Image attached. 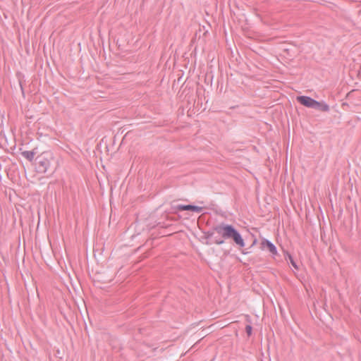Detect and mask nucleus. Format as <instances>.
<instances>
[{"instance_id":"obj_1","label":"nucleus","mask_w":361,"mask_h":361,"mask_svg":"<svg viewBox=\"0 0 361 361\" xmlns=\"http://www.w3.org/2000/svg\"><path fill=\"white\" fill-rule=\"evenodd\" d=\"M218 232L225 238H231L235 243L243 247L245 246V242L241 235L232 226L222 225L219 228Z\"/></svg>"},{"instance_id":"obj_2","label":"nucleus","mask_w":361,"mask_h":361,"mask_svg":"<svg viewBox=\"0 0 361 361\" xmlns=\"http://www.w3.org/2000/svg\"><path fill=\"white\" fill-rule=\"evenodd\" d=\"M297 100L301 104L307 107L320 109L323 111H327L329 109V107L326 104L323 102H319L309 97L300 96L297 97Z\"/></svg>"},{"instance_id":"obj_3","label":"nucleus","mask_w":361,"mask_h":361,"mask_svg":"<svg viewBox=\"0 0 361 361\" xmlns=\"http://www.w3.org/2000/svg\"><path fill=\"white\" fill-rule=\"evenodd\" d=\"M38 167L42 172H47L54 159V156L50 153L44 152L38 157Z\"/></svg>"},{"instance_id":"obj_4","label":"nucleus","mask_w":361,"mask_h":361,"mask_svg":"<svg viewBox=\"0 0 361 361\" xmlns=\"http://www.w3.org/2000/svg\"><path fill=\"white\" fill-rule=\"evenodd\" d=\"M261 248L262 250L267 248L270 252H271L273 255H277V250L274 245H273L271 242H269L267 240H263L261 242Z\"/></svg>"},{"instance_id":"obj_5","label":"nucleus","mask_w":361,"mask_h":361,"mask_svg":"<svg viewBox=\"0 0 361 361\" xmlns=\"http://www.w3.org/2000/svg\"><path fill=\"white\" fill-rule=\"evenodd\" d=\"M178 210H191L195 212H200L202 210V208L197 206L193 205H179L178 206Z\"/></svg>"},{"instance_id":"obj_6","label":"nucleus","mask_w":361,"mask_h":361,"mask_svg":"<svg viewBox=\"0 0 361 361\" xmlns=\"http://www.w3.org/2000/svg\"><path fill=\"white\" fill-rule=\"evenodd\" d=\"M21 154L24 158L30 161L34 159L35 156V152L34 151H24Z\"/></svg>"},{"instance_id":"obj_7","label":"nucleus","mask_w":361,"mask_h":361,"mask_svg":"<svg viewBox=\"0 0 361 361\" xmlns=\"http://www.w3.org/2000/svg\"><path fill=\"white\" fill-rule=\"evenodd\" d=\"M245 329H246V332H247V335L250 336L251 334H252V327H251V326L247 325L246 326Z\"/></svg>"},{"instance_id":"obj_8","label":"nucleus","mask_w":361,"mask_h":361,"mask_svg":"<svg viewBox=\"0 0 361 361\" xmlns=\"http://www.w3.org/2000/svg\"><path fill=\"white\" fill-rule=\"evenodd\" d=\"M288 257H289V259H290V262H291L292 265L296 268V265H295V264L294 261L293 260V259H292L291 256H290V255H288Z\"/></svg>"}]
</instances>
